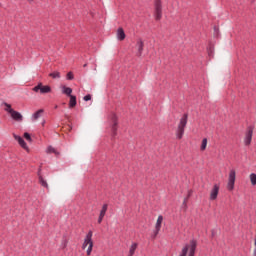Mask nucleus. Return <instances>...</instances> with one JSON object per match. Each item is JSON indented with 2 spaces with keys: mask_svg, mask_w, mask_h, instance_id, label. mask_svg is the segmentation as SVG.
Masks as SVG:
<instances>
[{
  "mask_svg": "<svg viewBox=\"0 0 256 256\" xmlns=\"http://www.w3.org/2000/svg\"><path fill=\"white\" fill-rule=\"evenodd\" d=\"M187 119H188L187 114H184L180 119V122L176 130L177 139H183V135H185V128L187 127Z\"/></svg>",
  "mask_w": 256,
  "mask_h": 256,
  "instance_id": "nucleus-1",
  "label": "nucleus"
},
{
  "mask_svg": "<svg viewBox=\"0 0 256 256\" xmlns=\"http://www.w3.org/2000/svg\"><path fill=\"white\" fill-rule=\"evenodd\" d=\"M154 6H155V19L156 21H159L161 20V17H163V7L161 5V0H155Z\"/></svg>",
  "mask_w": 256,
  "mask_h": 256,
  "instance_id": "nucleus-2",
  "label": "nucleus"
},
{
  "mask_svg": "<svg viewBox=\"0 0 256 256\" xmlns=\"http://www.w3.org/2000/svg\"><path fill=\"white\" fill-rule=\"evenodd\" d=\"M33 91L34 93H39L40 91L42 95H45L47 93H51V86L49 85L43 86V83H38L37 86L33 88Z\"/></svg>",
  "mask_w": 256,
  "mask_h": 256,
  "instance_id": "nucleus-3",
  "label": "nucleus"
},
{
  "mask_svg": "<svg viewBox=\"0 0 256 256\" xmlns=\"http://www.w3.org/2000/svg\"><path fill=\"white\" fill-rule=\"evenodd\" d=\"M235 179H236V172L235 169L230 170L227 189L228 191H233L235 189Z\"/></svg>",
  "mask_w": 256,
  "mask_h": 256,
  "instance_id": "nucleus-4",
  "label": "nucleus"
},
{
  "mask_svg": "<svg viewBox=\"0 0 256 256\" xmlns=\"http://www.w3.org/2000/svg\"><path fill=\"white\" fill-rule=\"evenodd\" d=\"M253 129V126H248L245 132L244 145L246 147H248V145H251V141L253 139Z\"/></svg>",
  "mask_w": 256,
  "mask_h": 256,
  "instance_id": "nucleus-5",
  "label": "nucleus"
},
{
  "mask_svg": "<svg viewBox=\"0 0 256 256\" xmlns=\"http://www.w3.org/2000/svg\"><path fill=\"white\" fill-rule=\"evenodd\" d=\"M93 243V231H89L84 239L82 244V249H87V245H91Z\"/></svg>",
  "mask_w": 256,
  "mask_h": 256,
  "instance_id": "nucleus-6",
  "label": "nucleus"
},
{
  "mask_svg": "<svg viewBox=\"0 0 256 256\" xmlns=\"http://www.w3.org/2000/svg\"><path fill=\"white\" fill-rule=\"evenodd\" d=\"M111 123H112V137H115L117 135V115L112 114L111 115Z\"/></svg>",
  "mask_w": 256,
  "mask_h": 256,
  "instance_id": "nucleus-7",
  "label": "nucleus"
},
{
  "mask_svg": "<svg viewBox=\"0 0 256 256\" xmlns=\"http://www.w3.org/2000/svg\"><path fill=\"white\" fill-rule=\"evenodd\" d=\"M188 256H195V251H197V241L191 240L190 245H188Z\"/></svg>",
  "mask_w": 256,
  "mask_h": 256,
  "instance_id": "nucleus-8",
  "label": "nucleus"
},
{
  "mask_svg": "<svg viewBox=\"0 0 256 256\" xmlns=\"http://www.w3.org/2000/svg\"><path fill=\"white\" fill-rule=\"evenodd\" d=\"M13 137H14L15 141H17L19 143V145H20V147H22V149H29V146H27V143L25 142L23 137H21L17 134H13Z\"/></svg>",
  "mask_w": 256,
  "mask_h": 256,
  "instance_id": "nucleus-9",
  "label": "nucleus"
},
{
  "mask_svg": "<svg viewBox=\"0 0 256 256\" xmlns=\"http://www.w3.org/2000/svg\"><path fill=\"white\" fill-rule=\"evenodd\" d=\"M219 195V184H215L210 192V201H215Z\"/></svg>",
  "mask_w": 256,
  "mask_h": 256,
  "instance_id": "nucleus-10",
  "label": "nucleus"
},
{
  "mask_svg": "<svg viewBox=\"0 0 256 256\" xmlns=\"http://www.w3.org/2000/svg\"><path fill=\"white\" fill-rule=\"evenodd\" d=\"M108 205L107 204H103L102 209L100 210V214L98 217V223L101 224L103 223V218L105 217V215L107 214V209H108Z\"/></svg>",
  "mask_w": 256,
  "mask_h": 256,
  "instance_id": "nucleus-11",
  "label": "nucleus"
},
{
  "mask_svg": "<svg viewBox=\"0 0 256 256\" xmlns=\"http://www.w3.org/2000/svg\"><path fill=\"white\" fill-rule=\"evenodd\" d=\"M10 115H11V117L14 121H18V122L23 121V115L20 112H17L15 110H11Z\"/></svg>",
  "mask_w": 256,
  "mask_h": 256,
  "instance_id": "nucleus-12",
  "label": "nucleus"
},
{
  "mask_svg": "<svg viewBox=\"0 0 256 256\" xmlns=\"http://www.w3.org/2000/svg\"><path fill=\"white\" fill-rule=\"evenodd\" d=\"M136 47L138 49L137 55L138 57H141V55H143V47H144L143 40L138 39L136 43Z\"/></svg>",
  "mask_w": 256,
  "mask_h": 256,
  "instance_id": "nucleus-13",
  "label": "nucleus"
},
{
  "mask_svg": "<svg viewBox=\"0 0 256 256\" xmlns=\"http://www.w3.org/2000/svg\"><path fill=\"white\" fill-rule=\"evenodd\" d=\"M38 177L40 185H42V187H45L46 189H49V184H47V181L41 175V168L38 170Z\"/></svg>",
  "mask_w": 256,
  "mask_h": 256,
  "instance_id": "nucleus-14",
  "label": "nucleus"
},
{
  "mask_svg": "<svg viewBox=\"0 0 256 256\" xmlns=\"http://www.w3.org/2000/svg\"><path fill=\"white\" fill-rule=\"evenodd\" d=\"M163 223V216L159 215L156 221V225H155V231H156V235L157 233H159V231H161V224Z\"/></svg>",
  "mask_w": 256,
  "mask_h": 256,
  "instance_id": "nucleus-15",
  "label": "nucleus"
},
{
  "mask_svg": "<svg viewBox=\"0 0 256 256\" xmlns=\"http://www.w3.org/2000/svg\"><path fill=\"white\" fill-rule=\"evenodd\" d=\"M117 39H118V41H124L125 40V30H123V28H118V30H117Z\"/></svg>",
  "mask_w": 256,
  "mask_h": 256,
  "instance_id": "nucleus-16",
  "label": "nucleus"
},
{
  "mask_svg": "<svg viewBox=\"0 0 256 256\" xmlns=\"http://www.w3.org/2000/svg\"><path fill=\"white\" fill-rule=\"evenodd\" d=\"M138 246H139V244H137V242H133L131 244V246H130L128 256H134L135 255V251H137V247Z\"/></svg>",
  "mask_w": 256,
  "mask_h": 256,
  "instance_id": "nucleus-17",
  "label": "nucleus"
},
{
  "mask_svg": "<svg viewBox=\"0 0 256 256\" xmlns=\"http://www.w3.org/2000/svg\"><path fill=\"white\" fill-rule=\"evenodd\" d=\"M44 110L43 109H39L38 111H36L32 117H31V121H37V119H39L42 115H43Z\"/></svg>",
  "mask_w": 256,
  "mask_h": 256,
  "instance_id": "nucleus-18",
  "label": "nucleus"
},
{
  "mask_svg": "<svg viewBox=\"0 0 256 256\" xmlns=\"http://www.w3.org/2000/svg\"><path fill=\"white\" fill-rule=\"evenodd\" d=\"M62 93L63 95H67L68 97H71V93H73V89L67 86H62Z\"/></svg>",
  "mask_w": 256,
  "mask_h": 256,
  "instance_id": "nucleus-19",
  "label": "nucleus"
},
{
  "mask_svg": "<svg viewBox=\"0 0 256 256\" xmlns=\"http://www.w3.org/2000/svg\"><path fill=\"white\" fill-rule=\"evenodd\" d=\"M69 97H70L69 107L73 108V107H75V105H77V97L74 95L69 96Z\"/></svg>",
  "mask_w": 256,
  "mask_h": 256,
  "instance_id": "nucleus-20",
  "label": "nucleus"
},
{
  "mask_svg": "<svg viewBox=\"0 0 256 256\" xmlns=\"http://www.w3.org/2000/svg\"><path fill=\"white\" fill-rule=\"evenodd\" d=\"M187 253H189V244H186V245L182 248V252L180 253V256H187Z\"/></svg>",
  "mask_w": 256,
  "mask_h": 256,
  "instance_id": "nucleus-21",
  "label": "nucleus"
},
{
  "mask_svg": "<svg viewBox=\"0 0 256 256\" xmlns=\"http://www.w3.org/2000/svg\"><path fill=\"white\" fill-rule=\"evenodd\" d=\"M3 106L6 107L5 111H7V113L11 114V111H14L13 108H11V104H8L7 102H3Z\"/></svg>",
  "mask_w": 256,
  "mask_h": 256,
  "instance_id": "nucleus-22",
  "label": "nucleus"
},
{
  "mask_svg": "<svg viewBox=\"0 0 256 256\" xmlns=\"http://www.w3.org/2000/svg\"><path fill=\"white\" fill-rule=\"evenodd\" d=\"M50 77H52V79H61V73L59 72H52L50 73Z\"/></svg>",
  "mask_w": 256,
  "mask_h": 256,
  "instance_id": "nucleus-23",
  "label": "nucleus"
},
{
  "mask_svg": "<svg viewBox=\"0 0 256 256\" xmlns=\"http://www.w3.org/2000/svg\"><path fill=\"white\" fill-rule=\"evenodd\" d=\"M200 149L201 151H205L207 149V138H203Z\"/></svg>",
  "mask_w": 256,
  "mask_h": 256,
  "instance_id": "nucleus-24",
  "label": "nucleus"
},
{
  "mask_svg": "<svg viewBox=\"0 0 256 256\" xmlns=\"http://www.w3.org/2000/svg\"><path fill=\"white\" fill-rule=\"evenodd\" d=\"M250 181L252 185H256V174L255 173H251L250 174Z\"/></svg>",
  "mask_w": 256,
  "mask_h": 256,
  "instance_id": "nucleus-25",
  "label": "nucleus"
},
{
  "mask_svg": "<svg viewBox=\"0 0 256 256\" xmlns=\"http://www.w3.org/2000/svg\"><path fill=\"white\" fill-rule=\"evenodd\" d=\"M24 139H26V141H29V143H31V141H33L31 139V134H29V132L24 133Z\"/></svg>",
  "mask_w": 256,
  "mask_h": 256,
  "instance_id": "nucleus-26",
  "label": "nucleus"
},
{
  "mask_svg": "<svg viewBox=\"0 0 256 256\" xmlns=\"http://www.w3.org/2000/svg\"><path fill=\"white\" fill-rule=\"evenodd\" d=\"M66 79L68 81H73V79H74L73 72H68L66 75Z\"/></svg>",
  "mask_w": 256,
  "mask_h": 256,
  "instance_id": "nucleus-27",
  "label": "nucleus"
},
{
  "mask_svg": "<svg viewBox=\"0 0 256 256\" xmlns=\"http://www.w3.org/2000/svg\"><path fill=\"white\" fill-rule=\"evenodd\" d=\"M92 251H93V243H90L86 251L87 255H91Z\"/></svg>",
  "mask_w": 256,
  "mask_h": 256,
  "instance_id": "nucleus-28",
  "label": "nucleus"
},
{
  "mask_svg": "<svg viewBox=\"0 0 256 256\" xmlns=\"http://www.w3.org/2000/svg\"><path fill=\"white\" fill-rule=\"evenodd\" d=\"M47 153H55V148H53V146H48Z\"/></svg>",
  "mask_w": 256,
  "mask_h": 256,
  "instance_id": "nucleus-29",
  "label": "nucleus"
},
{
  "mask_svg": "<svg viewBox=\"0 0 256 256\" xmlns=\"http://www.w3.org/2000/svg\"><path fill=\"white\" fill-rule=\"evenodd\" d=\"M85 101H91V94H87L86 96H84L83 98Z\"/></svg>",
  "mask_w": 256,
  "mask_h": 256,
  "instance_id": "nucleus-30",
  "label": "nucleus"
},
{
  "mask_svg": "<svg viewBox=\"0 0 256 256\" xmlns=\"http://www.w3.org/2000/svg\"><path fill=\"white\" fill-rule=\"evenodd\" d=\"M187 199H189V198L186 197V198H184V200H183V205H184L185 207H187Z\"/></svg>",
  "mask_w": 256,
  "mask_h": 256,
  "instance_id": "nucleus-31",
  "label": "nucleus"
},
{
  "mask_svg": "<svg viewBox=\"0 0 256 256\" xmlns=\"http://www.w3.org/2000/svg\"><path fill=\"white\" fill-rule=\"evenodd\" d=\"M213 54V51L211 50V48L208 49V55L211 57V55Z\"/></svg>",
  "mask_w": 256,
  "mask_h": 256,
  "instance_id": "nucleus-32",
  "label": "nucleus"
},
{
  "mask_svg": "<svg viewBox=\"0 0 256 256\" xmlns=\"http://www.w3.org/2000/svg\"><path fill=\"white\" fill-rule=\"evenodd\" d=\"M214 30L217 31V27H214Z\"/></svg>",
  "mask_w": 256,
  "mask_h": 256,
  "instance_id": "nucleus-33",
  "label": "nucleus"
},
{
  "mask_svg": "<svg viewBox=\"0 0 256 256\" xmlns=\"http://www.w3.org/2000/svg\"><path fill=\"white\" fill-rule=\"evenodd\" d=\"M30 3L33 2V0H28Z\"/></svg>",
  "mask_w": 256,
  "mask_h": 256,
  "instance_id": "nucleus-34",
  "label": "nucleus"
},
{
  "mask_svg": "<svg viewBox=\"0 0 256 256\" xmlns=\"http://www.w3.org/2000/svg\"><path fill=\"white\" fill-rule=\"evenodd\" d=\"M84 67H87V64H84Z\"/></svg>",
  "mask_w": 256,
  "mask_h": 256,
  "instance_id": "nucleus-35",
  "label": "nucleus"
}]
</instances>
